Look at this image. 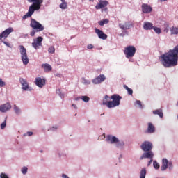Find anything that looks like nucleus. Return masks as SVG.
<instances>
[{
  "mask_svg": "<svg viewBox=\"0 0 178 178\" xmlns=\"http://www.w3.org/2000/svg\"><path fill=\"white\" fill-rule=\"evenodd\" d=\"M80 99H81V96L74 98V100H75V101H80Z\"/></svg>",
  "mask_w": 178,
  "mask_h": 178,
  "instance_id": "obj_54",
  "label": "nucleus"
},
{
  "mask_svg": "<svg viewBox=\"0 0 178 178\" xmlns=\"http://www.w3.org/2000/svg\"><path fill=\"white\" fill-rule=\"evenodd\" d=\"M56 155L58 156V158H65L66 156H67V154H66V152H65V150H58L56 152Z\"/></svg>",
  "mask_w": 178,
  "mask_h": 178,
  "instance_id": "obj_25",
  "label": "nucleus"
},
{
  "mask_svg": "<svg viewBox=\"0 0 178 178\" xmlns=\"http://www.w3.org/2000/svg\"><path fill=\"white\" fill-rule=\"evenodd\" d=\"M90 1H92V2H94V0H90Z\"/></svg>",
  "mask_w": 178,
  "mask_h": 178,
  "instance_id": "obj_58",
  "label": "nucleus"
},
{
  "mask_svg": "<svg viewBox=\"0 0 178 178\" xmlns=\"http://www.w3.org/2000/svg\"><path fill=\"white\" fill-rule=\"evenodd\" d=\"M61 3L59 5L60 9H62L63 10H65L67 9V2H66V0H60Z\"/></svg>",
  "mask_w": 178,
  "mask_h": 178,
  "instance_id": "obj_26",
  "label": "nucleus"
},
{
  "mask_svg": "<svg viewBox=\"0 0 178 178\" xmlns=\"http://www.w3.org/2000/svg\"><path fill=\"white\" fill-rule=\"evenodd\" d=\"M27 172H29V168L27 166H23L21 168V173H22V175H27Z\"/></svg>",
  "mask_w": 178,
  "mask_h": 178,
  "instance_id": "obj_35",
  "label": "nucleus"
},
{
  "mask_svg": "<svg viewBox=\"0 0 178 178\" xmlns=\"http://www.w3.org/2000/svg\"><path fill=\"white\" fill-rule=\"evenodd\" d=\"M11 109L12 104H10V102H6L0 105V112H2V113H6V112H9Z\"/></svg>",
  "mask_w": 178,
  "mask_h": 178,
  "instance_id": "obj_12",
  "label": "nucleus"
},
{
  "mask_svg": "<svg viewBox=\"0 0 178 178\" xmlns=\"http://www.w3.org/2000/svg\"><path fill=\"white\" fill-rule=\"evenodd\" d=\"M106 138V136H105V134H102L98 137L99 141H102V140H105Z\"/></svg>",
  "mask_w": 178,
  "mask_h": 178,
  "instance_id": "obj_42",
  "label": "nucleus"
},
{
  "mask_svg": "<svg viewBox=\"0 0 178 178\" xmlns=\"http://www.w3.org/2000/svg\"><path fill=\"white\" fill-rule=\"evenodd\" d=\"M134 105L139 109H144V105L141 104V101L140 100H136Z\"/></svg>",
  "mask_w": 178,
  "mask_h": 178,
  "instance_id": "obj_30",
  "label": "nucleus"
},
{
  "mask_svg": "<svg viewBox=\"0 0 178 178\" xmlns=\"http://www.w3.org/2000/svg\"><path fill=\"white\" fill-rule=\"evenodd\" d=\"M136 47L133 45L127 46L124 49V55L127 59H129V62H134L131 58L136 55Z\"/></svg>",
  "mask_w": 178,
  "mask_h": 178,
  "instance_id": "obj_6",
  "label": "nucleus"
},
{
  "mask_svg": "<svg viewBox=\"0 0 178 178\" xmlns=\"http://www.w3.org/2000/svg\"><path fill=\"white\" fill-rule=\"evenodd\" d=\"M49 54H55V47H51L48 49Z\"/></svg>",
  "mask_w": 178,
  "mask_h": 178,
  "instance_id": "obj_41",
  "label": "nucleus"
},
{
  "mask_svg": "<svg viewBox=\"0 0 178 178\" xmlns=\"http://www.w3.org/2000/svg\"><path fill=\"white\" fill-rule=\"evenodd\" d=\"M109 5V1L106 0H100L97 6H95V9L99 10V9H104V8H106Z\"/></svg>",
  "mask_w": 178,
  "mask_h": 178,
  "instance_id": "obj_14",
  "label": "nucleus"
},
{
  "mask_svg": "<svg viewBox=\"0 0 178 178\" xmlns=\"http://www.w3.org/2000/svg\"><path fill=\"white\" fill-rule=\"evenodd\" d=\"M95 33L100 40H106V38H108V35L105 34L104 31L100 29L95 28Z\"/></svg>",
  "mask_w": 178,
  "mask_h": 178,
  "instance_id": "obj_17",
  "label": "nucleus"
},
{
  "mask_svg": "<svg viewBox=\"0 0 178 178\" xmlns=\"http://www.w3.org/2000/svg\"><path fill=\"white\" fill-rule=\"evenodd\" d=\"M71 106H72V108H73V109H74L75 111H77V109H79V106H77L76 104H72Z\"/></svg>",
  "mask_w": 178,
  "mask_h": 178,
  "instance_id": "obj_46",
  "label": "nucleus"
},
{
  "mask_svg": "<svg viewBox=\"0 0 178 178\" xmlns=\"http://www.w3.org/2000/svg\"><path fill=\"white\" fill-rule=\"evenodd\" d=\"M104 10V11L108 10V8H105Z\"/></svg>",
  "mask_w": 178,
  "mask_h": 178,
  "instance_id": "obj_57",
  "label": "nucleus"
},
{
  "mask_svg": "<svg viewBox=\"0 0 178 178\" xmlns=\"http://www.w3.org/2000/svg\"><path fill=\"white\" fill-rule=\"evenodd\" d=\"M143 27L144 30H152L154 29V24L149 22H145Z\"/></svg>",
  "mask_w": 178,
  "mask_h": 178,
  "instance_id": "obj_22",
  "label": "nucleus"
},
{
  "mask_svg": "<svg viewBox=\"0 0 178 178\" xmlns=\"http://www.w3.org/2000/svg\"><path fill=\"white\" fill-rule=\"evenodd\" d=\"M4 86H6V83L0 78V87H4Z\"/></svg>",
  "mask_w": 178,
  "mask_h": 178,
  "instance_id": "obj_45",
  "label": "nucleus"
},
{
  "mask_svg": "<svg viewBox=\"0 0 178 178\" xmlns=\"http://www.w3.org/2000/svg\"><path fill=\"white\" fill-rule=\"evenodd\" d=\"M5 127H6V119L4 120L3 122H2L1 124V130H3V129H5Z\"/></svg>",
  "mask_w": 178,
  "mask_h": 178,
  "instance_id": "obj_43",
  "label": "nucleus"
},
{
  "mask_svg": "<svg viewBox=\"0 0 178 178\" xmlns=\"http://www.w3.org/2000/svg\"><path fill=\"white\" fill-rule=\"evenodd\" d=\"M152 30H154V33H156V34H161L162 33V29H161V28L159 27H156V26H153Z\"/></svg>",
  "mask_w": 178,
  "mask_h": 178,
  "instance_id": "obj_31",
  "label": "nucleus"
},
{
  "mask_svg": "<svg viewBox=\"0 0 178 178\" xmlns=\"http://www.w3.org/2000/svg\"><path fill=\"white\" fill-rule=\"evenodd\" d=\"M140 148L142 151L147 152L152 149V143L149 141H145L142 143Z\"/></svg>",
  "mask_w": 178,
  "mask_h": 178,
  "instance_id": "obj_13",
  "label": "nucleus"
},
{
  "mask_svg": "<svg viewBox=\"0 0 178 178\" xmlns=\"http://www.w3.org/2000/svg\"><path fill=\"white\" fill-rule=\"evenodd\" d=\"M81 101H83V102H86V104H87V102H90V98L86 95L81 96Z\"/></svg>",
  "mask_w": 178,
  "mask_h": 178,
  "instance_id": "obj_37",
  "label": "nucleus"
},
{
  "mask_svg": "<svg viewBox=\"0 0 178 178\" xmlns=\"http://www.w3.org/2000/svg\"><path fill=\"white\" fill-rule=\"evenodd\" d=\"M29 3H32L28 10L26 15L22 17V19H26L29 17H31L34 15V12L36 10H40L41 9V6L44 3V0H27Z\"/></svg>",
  "mask_w": 178,
  "mask_h": 178,
  "instance_id": "obj_2",
  "label": "nucleus"
},
{
  "mask_svg": "<svg viewBox=\"0 0 178 178\" xmlns=\"http://www.w3.org/2000/svg\"><path fill=\"white\" fill-rule=\"evenodd\" d=\"M19 48L21 60L22 61L23 65H29L30 60L29 59V56H27V49H26L23 45H19Z\"/></svg>",
  "mask_w": 178,
  "mask_h": 178,
  "instance_id": "obj_8",
  "label": "nucleus"
},
{
  "mask_svg": "<svg viewBox=\"0 0 178 178\" xmlns=\"http://www.w3.org/2000/svg\"><path fill=\"white\" fill-rule=\"evenodd\" d=\"M153 168H154V169L156 170H158V169H159V168H161V165H159V163L157 162L156 161H153Z\"/></svg>",
  "mask_w": 178,
  "mask_h": 178,
  "instance_id": "obj_39",
  "label": "nucleus"
},
{
  "mask_svg": "<svg viewBox=\"0 0 178 178\" xmlns=\"http://www.w3.org/2000/svg\"><path fill=\"white\" fill-rule=\"evenodd\" d=\"M42 41H44V38L41 36H38L37 38L33 39L31 44L33 48L36 50L40 49V48L42 47Z\"/></svg>",
  "mask_w": 178,
  "mask_h": 178,
  "instance_id": "obj_9",
  "label": "nucleus"
},
{
  "mask_svg": "<svg viewBox=\"0 0 178 178\" xmlns=\"http://www.w3.org/2000/svg\"><path fill=\"white\" fill-rule=\"evenodd\" d=\"M152 161H153V159H150V161L147 163V166H151V163H152Z\"/></svg>",
  "mask_w": 178,
  "mask_h": 178,
  "instance_id": "obj_52",
  "label": "nucleus"
},
{
  "mask_svg": "<svg viewBox=\"0 0 178 178\" xmlns=\"http://www.w3.org/2000/svg\"><path fill=\"white\" fill-rule=\"evenodd\" d=\"M35 84L39 88H42L45 86V79L41 77H37L35 79Z\"/></svg>",
  "mask_w": 178,
  "mask_h": 178,
  "instance_id": "obj_16",
  "label": "nucleus"
},
{
  "mask_svg": "<svg viewBox=\"0 0 178 178\" xmlns=\"http://www.w3.org/2000/svg\"><path fill=\"white\" fill-rule=\"evenodd\" d=\"M119 27L121 30H129L130 27H133V24L129 22H125L124 23L119 24Z\"/></svg>",
  "mask_w": 178,
  "mask_h": 178,
  "instance_id": "obj_20",
  "label": "nucleus"
},
{
  "mask_svg": "<svg viewBox=\"0 0 178 178\" xmlns=\"http://www.w3.org/2000/svg\"><path fill=\"white\" fill-rule=\"evenodd\" d=\"M24 137L27 136L28 137H31V136H33V131H28L26 132V134H24Z\"/></svg>",
  "mask_w": 178,
  "mask_h": 178,
  "instance_id": "obj_44",
  "label": "nucleus"
},
{
  "mask_svg": "<svg viewBox=\"0 0 178 178\" xmlns=\"http://www.w3.org/2000/svg\"><path fill=\"white\" fill-rule=\"evenodd\" d=\"M82 83H83L84 86H90V84H91V81L86 79V78H82Z\"/></svg>",
  "mask_w": 178,
  "mask_h": 178,
  "instance_id": "obj_36",
  "label": "nucleus"
},
{
  "mask_svg": "<svg viewBox=\"0 0 178 178\" xmlns=\"http://www.w3.org/2000/svg\"><path fill=\"white\" fill-rule=\"evenodd\" d=\"M108 23H109V19H108L101 20L98 22L99 26H104V24H108Z\"/></svg>",
  "mask_w": 178,
  "mask_h": 178,
  "instance_id": "obj_32",
  "label": "nucleus"
},
{
  "mask_svg": "<svg viewBox=\"0 0 178 178\" xmlns=\"http://www.w3.org/2000/svg\"><path fill=\"white\" fill-rule=\"evenodd\" d=\"M147 175V170L145 168H143L140 171V178H145Z\"/></svg>",
  "mask_w": 178,
  "mask_h": 178,
  "instance_id": "obj_38",
  "label": "nucleus"
},
{
  "mask_svg": "<svg viewBox=\"0 0 178 178\" xmlns=\"http://www.w3.org/2000/svg\"><path fill=\"white\" fill-rule=\"evenodd\" d=\"M42 67L44 70V72L46 73H48V72H51V70H52V66L48 63L42 64Z\"/></svg>",
  "mask_w": 178,
  "mask_h": 178,
  "instance_id": "obj_23",
  "label": "nucleus"
},
{
  "mask_svg": "<svg viewBox=\"0 0 178 178\" xmlns=\"http://www.w3.org/2000/svg\"><path fill=\"white\" fill-rule=\"evenodd\" d=\"M88 49H92L94 48V46L92 44H88L87 46Z\"/></svg>",
  "mask_w": 178,
  "mask_h": 178,
  "instance_id": "obj_49",
  "label": "nucleus"
},
{
  "mask_svg": "<svg viewBox=\"0 0 178 178\" xmlns=\"http://www.w3.org/2000/svg\"><path fill=\"white\" fill-rule=\"evenodd\" d=\"M154 158V152L152 151H147L146 152L143 153V155L140 157V161H143V159H152Z\"/></svg>",
  "mask_w": 178,
  "mask_h": 178,
  "instance_id": "obj_19",
  "label": "nucleus"
},
{
  "mask_svg": "<svg viewBox=\"0 0 178 178\" xmlns=\"http://www.w3.org/2000/svg\"><path fill=\"white\" fill-rule=\"evenodd\" d=\"M61 177L62 178H70L69 176H67V175H66V174H62Z\"/></svg>",
  "mask_w": 178,
  "mask_h": 178,
  "instance_id": "obj_51",
  "label": "nucleus"
},
{
  "mask_svg": "<svg viewBox=\"0 0 178 178\" xmlns=\"http://www.w3.org/2000/svg\"><path fill=\"white\" fill-rule=\"evenodd\" d=\"M124 88L127 90L129 95H133V89L129 88L127 85H124Z\"/></svg>",
  "mask_w": 178,
  "mask_h": 178,
  "instance_id": "obj_33",
  "label": "nucleus"
},
{
  "mask_svg": "<svg viewBox=\"0 0 178 178\" xmlns=\"http://www.w3.org/2000/svg\"><path fill=\"white\" fill-rule=\"evenodd\" d=\"M13 110L16 115H21L22 114V109L19 108L16 104L13 106Z\"/></svg>",
  "mask_w": 178,
  "mask_h": 178,
  "instance_id": "obj_28",
  "label": "nucleus"
},
{
  "mask_svg": "<svg viewBox=\"0 0 178 178\" xmlns=\"http://www.w3.org/2000/svg\"><path fill=\"white\" fill-rule=\"evenodd\" d=\"M147 133L149 134H154L155 133V126L152 122L147 123Z\"/></svg>",
  "mask_w": 178,
  "mask_h": 178,
  "instance_id": "obj_21",
  "label": "nucleus"
},
{
  "mask_svg": "<svg viewBox=\"0 0 178 178\" xmlns=\"http://www.w3.org/2000/svg\"><path fill=\"white\" fill-rule=\"evenodd\" d=\"M141 9L143 13L146 15H148V13H151V12H152V7L147 3L142 4Z\"/></svg>",
  "mask_w": 178,
  "mask_h": 178,
  "instance_id": "obj_18",
  "label": "nucleus"
},
{
  "mask_svg": "<svg viewBox=\"0 0 178 178\" xmlns=\"http://www.w3.org/2000/svg\"><path fill=\"white\" fill-rule=\"evenodd\" d=\"M153 115H157L158 116H159V118H161V119L163 118V112H162V109H157L153 111Z\"/></svg>",
  "mask_w": 178,
  "mask_h": 178,
  "instance_id": "obj_27",
  "label": "nucleus"
},
{
  "mask_svg": "<svg viewBox=\"0 0 178 178\" xmlns=\"http://www.w3.org/2000/svg\"><path fill=\"white\" fill-rule=\"evenodd\" d=\"M0 178H10L9 175L6 172H1L0 173Z\"/></svg>",
  "mask_w": 178,
  "mask_h": 178,
  "instance_id": "obj_40",
  "label": "nucleus"
},
{
  "mask_svg": "<svg viewBox=\"0 0 178 178\" xmlns=\"http://www.w3.org/2000/svg\"><path fill=\"white\" fill-rule=\"evenodd\" d=\"M61 93H62V92L60 91V89L56 90V94H58V95H59Z\"/></svg>",
  "mask_w": 178,
  "mask_h": 178,
  "instance_id": "obj_53",
  "label": "nucleus"
},
{
  "mask_svg": "<svg viewBox=\"0 0 178 178\" xmlns=\"http://www.w3.org/2000/svg\"><path fill=\"white\" fill-rule=\"evenodd\" d=\"M170 35H178V27L172 26L170 29Z\"/></svg>",
  "mask_w": 178,
  "mask_h": 178,
  "instance_id": "obj_24",
  "label": "nucleus"
},
{
  "mask_svg": "<svg viewBox=\"0 0 178 178\" xmlns=\"http://www.w3.org/2000/svg\"><path fill=\"white\" fill-rule=\"evenodd\" d=\"M122 158H123V154H120L118 159H119V162H120V159H122Z\"/></svg>",
  "mask_w": 178,
  "mask_h": 178,
  "instance_id": "obj_55",
  "label": "nucleus"
},
{
  "mask_svg": "<svg viewBox=\"0 0 178 178\" xmlns=\"http://www.w3.org/2000/svg\"><path fill=\"white\" fill-rule=\"evenodd\" d=\"M160 1H161V2H165V1H166L168 0H160Z\"/></svg>",
  "mask_w": 178,
  "mask_h": 178,
  "instance_id": "obj_56",
  "label": "nucleus"
},
{
  "mask_svg": "<svg viewBox=\"0 0 178 178\" xmlns=\"http://www.w3.org/2000/svg\"><path fill=\"white\" fill-rule=\"evenodd\" d=\"M164 33H169V25L167 24L165 28L163 30Z\"/></svg>",
  "mask_w": 178,
  "mask_h": 178,
  "instance_id": "obj_47",
  "label": "nucleus"
},
{
  "mask_svg": "<svg viewBox=\"0 0 178 178\" xmlns=\"http://www.w3.org/2000/svg\"><path fill=\"white\" fill-rule=\"evenodd\" d=\"M106 141L108 144L115 145V147H116L118 149H120V151H123V149H124V147H126L124 140H120L118 137L113 135H107L106 136Z\"/></svg>",
  "mask_w": 178,
  "mask_h": 178,
  "instance_id": "obj_3",
  "label": "nucleus"
},
{
  "mask_svg": "<svg viewBox=\"0 0 178 178\" xmlns=\"http://www.w3.org/2000/svg\"><path fill=\"white\" fill-rule=\"evenodd\" d=\"M122 97L118 94L112 95L110 97V99L112 101H109V102L107 103L108 109H112L113 108H116V106H119V105H120V101L122 100Z\"/></svg>",
  "mask_w": 178,
  "mask_h": 178,
  "instance_id": "obj_5",
  "label": "nucleus"
},
{
  "mask_svg": "<svg viewBox=\"0 0 178 178\" xmlns=\"http://www.w3.org/2000/svg\"><path fill=\"white\" fill-rule=\"evenodd\" d=\"M160 169L161 172H165V170H172L173 169V163L172 161L166 159V158H163L161 160V166L160 167Z\"/></svg>",
  "mask_w": 178,
  "mask_h": 178,
  "instance_id": "obj_7",
  "label": "nucleus"
},
{
  "mask_svg": "<svg viewBox=\"0 0 178 178\" xmlns=\"http://www.w3.org/2000/svg\"><path fill=\"white\" fill-rule=\"evenodd\" d=\"M59 97L61 98V99H63V98H65V94L64 93H60V95H58Z\"/></svg>",
  "mask_w": 178,
  "mask_h": 178,
  "instance_id": "obj_50",
  "label": "nucleus"
},
{
  "mask_svg": "<svg viewBox=\"0 0 178 178\" xmlns=\"http://www.w3.org/2000/svg\"><path fill=\"white\" fill-rule=\"evenodd\" d=\"M58 129H59L58 125H53L49 127V129H48V131H56V130H58Z\"/></svg>",
  "mask_w": 178,
  "mask_h": 178,
  "instance_id": "obj_34",
  "label": "nucleus"
},
{
  "mask_svg": "<svg viewBox=\"0 0 178 178\" xmlns=\"http://www.w3.org/2000/svg\"><path fill=\"white\" fill-rule=\"evenodd\" d=\"M30 27L33 30L30 33L31 37H34L35 33H40V31H44L45 27L34 19H31Z\"/></svg>",
  "mask_w": 178,
  "mask_h": 178,
  "instance_id": "obj_4",
  "label": "nucleus"
},
{
  "mask_svg": "<svg viewBox=\"0 0 178 178\" xmlns=\"http://www.w3.org/2000/svg\"><path fill=\"white\" fill-rule=\"evenodd\" d=\"M106 80V76L104 74H100L97 77L93 79L92 80V84H101V83H104Z\"/></svg>",
  "mask_w": 178,
  "mask_h": 178,
  "instance_id": "obj_11",
  "label": "nucleus"
},
{
  "mask_svg": "<svg viewBox=\"0 0 178 178\" xmlns=\"http://www.w3.org/2000/svg\"><path fill=\"white\" fill-rule=\"evenodd\" d=\"M19 83L22 85V89L23 91H32L33 88L30 87L29 86V83L27 82V80L20 78L19 79Z\"/></svg>",
  "mask_w": 178,
  "mask_h": 178,
  "instance_id": "obj_10",
  "label": "nucleus"
},
{
  "mask_svg": "<svg viewBox=\"0 0 178 178\" xmlns=\"http://www.w3.org/2000/svg\"><path fill=\"white\" fill-rule=\"evenodd\" d=\"M108 99H109V96H108V95H106L102 100V104L105 105V106H106L107 108H108V103L109 102Z\"/></svg>",
  "mask_w": 178,
  "mask_h": 178,
  "instance_id": "obj_29",
  "label": "nucleus"
},
{
  "mask_svg": "<svg viewBox=\"0 0 178 178\" xmlns=\"http://www.w3.org/2000/svg\"><path fill=\"white\" fill-rule=\"evenodd\" d=\"M161 65L164 67H175L178 63V44L168 52L161 54L159 56Z\"/></svg>",
  "mask_w": 178,
  "mask_h": 178,
  "instance_id": "obj_1",
  "label": "nucleus"
},
{
  "mask_svg": "<svg viewBox=\"0 0 178 178\" xmlns=\"http://www.w3.org/2000/svg\"><path fill=\"white\" fill-rule=\"evenodd\" d=\"M10 33H13V28L9 27L0 33V40L2 38H8Z\"/></svg>",
  "mask_w": 178,
  "mask_h": 178,
  "instance_id": "obj_15",
  "label": "nucleus"
},
{
  "mask_svg": "<svg viewBox=\"0 0 178 178\" xmlns=\"http://www.w3.org/2000/svg\"><path fill=\"white\" fill-rule=\"evenodd\" d=\"M3 43L5 44L6 47H8V48H12V47L10 46V43L5 41H3Z\"/></svg>",
  "mask_w": 178,
  "mask_h": 178,
  "instance_id": "obj_48",
  "label": "nucleus"
}]
</instances>
